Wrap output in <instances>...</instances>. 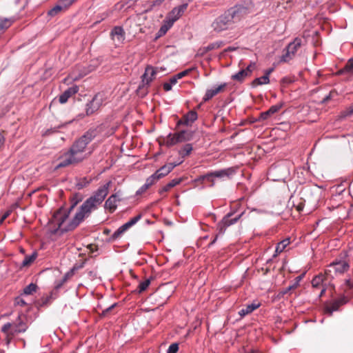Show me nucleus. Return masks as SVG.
Instances as JSON below:
<instances>
[{
	"mask_svg": "<svg viewBox=\"0 0 353 353\" xmlns=\"http://www.w3.org/2000/svg\"><path fill=\"white\" fill-rule=\"evenodd\" d=\"M243 214L244 212H242L239 215L233 219L230 218L231 216L232 215V213H228L227 215H225L222 219V221L218 224L217 228L219 230V234L216 235L214 239L212 241L210 244L214 243L217 239L218 235L223 234L228 227L236 223Z\"/></svg>",
	"mask_w": 353,
	"mask_h": 353,
	"instance_id": "6",
	"label": "nucleus"
},
{
	"mask_svg": "<svg viewBox=\"0 0 353 353\" xmlns=\"http://www.w3.org/2000/svg\"><path fill=\"white\" fill-rule=\"evenodd\" d=\"M150 284V279H147L145 281L141 282L138 287L139 292L141 293L142 292L145 291L147 289V288L149 286Z\"/></svg>",
	"mask_w": 353,
	"mask_h": 353,
	"instance_id": "36",
	"label": "nucleus"
},
{
	"mask_svg": "<svg viewBox=\"0 0 353 353\" xmlns=\"http://www.w3.org/2000/svg\"><path fill=\"white\" fill-rule=\"evenodd\" d=\"M78 90H79L78 87L76 85L69 88L65 91H64V92L62 94L60 95L59 102L61 103H65L68 101V99L71 96H72L73 94L77 93L78 92Z\"/></svg>",
	"mask_w": 353,
	"mask_h": 353,
	"instance_id": "17",
	"label": "nucleus"
},
{
	"mask_svg": "<svg viewBox=\"0 0 353 353\" xmlns=\"http://www.w3.org/2000/svg\"><path fill=\"white\" fill-rule=\"evenodd\" d=\"M65 10L63 8V7L60 5L58 2L56 6H54L52 9H50L48 12V14L50 16H55L60 13L62 11H65Z\"/></svg>",
	"mask_w": 353,
	"mask_h": 353,
	"instance_id": "31",
	"label": "nucleus"
},
{
	"mask_svg": "<svg viewBox=\"0 0 353 353\" xmlns=\"http://www.w3.org/2000/svg\"><path fill=\"white\" fill-rule=\"evenodd\" d=\"M181 181H182L181 178L172 179L167 185H165L161 190H159V194H161L163 192L169 191L172 188H174L176 185L179 184Z\"/></svg>",
	"mask_w": 353,
	"mask_h": 353,
	"instance_id": "25",
	"label": "nucleus"
},
{
	"mask_svg": "<svg viewBox=\"0 0 353 353\" xmlns=\"http://www.w3.org/2000/svg\"><path fill=\"white\" fill-rule=\"evenodd\" d=\"M303 39L296 37L290 43L285 50V52L281 57V61L288 62L292 60L303 45Z\"/></svg>",
	"mask_w": 353,
	"mask_h": 353,
	"instance_id": "4",
	"label": "nucleus"
},
{
	"mask_svg": "<svg viewBox=\"0 0 353 353\" xmlns=\"http://www.w3.org/2000/svg\"><path fill=\"white\" fill-rule=\"evenodd\" d=\"M181 162L178 163H168L157 170L154 174L159 179L168 175L176 165H179Z\"/></svg>",
	"mask_w": 353,
	"mask_h": 353,
	"instance_id": "15",
	"label": "nucleus"
},
{
	"mask_svg": "<svg viewBox=\"0 0 353 353\" xmlns=\"http://www.w3.org/2000/svg\"><path fill=\"white\" fill-rule=\"evenodd\" d=\"M189 71H190V70H184L183 72L178 73L176 76L179 79H180L183 78V77H185V75H187L188 74Z\"/></svg>",
	"mask_w": 353,
	"mask_h": 353,
	"instance_id": "47",
	"label": "nucleus"
},
{
	"mask_svg": "<svg viewBox=\"0 0 353 353\" xmlns=\"http://www.w3.org/2000/svg\"><path fill=\"white\" fill-rule=\"evenodd\" d=\"M12 324L11 323H7L3 325L1 327V332L6 334V344L8 345L11 341V340L16 336L13 333L10 332V330L12 327Z\"/></svg>",
	"mask_w": 353,
	"mask_h": 353,
	"instance_id": "19",
	"label": "nucleus"
},
{
	"mask_svg": "<svg viewBox=\"0 0 353 353\" xmlns=\"http://www.w3.org/2000/svg\"><path fill=\"white\" fill-rule=\"evenodd\" d=\"M149 188V187H145V183L141 187V188L137 191V194H141L142 193H143L145 191H146V190H148Z\"/></svg>",
	"mask_w": 353,
	"mask_h": 353,
	"instance_id": "51",
	"label": "nucleus"
},
{
	"mask_svg": "<svg viewBox=\"0 0 353 353\" xmlns=\"http://www.w3.org/2000/svg\"><path fill=\"white\" fill-rule=\"evenodd\" d=\"M121 196L120 192L112 194L105 202V208L108 209L111 212H113L117 207V202L121 200L119 198Z\"/></svg>",
	"mask_w": 353,
	"mask_h": 353,
	"instance_id": "14",
	"label": "nucleus"
},
{
	"mask_svg": "<svg viewBox=\"0 0 353 353\" xmlns=\"http://www.w3.org/2000/svg\"><path fill=\"white\" fill-rule=\"evenodd\" d=\"M302 209H303V207H302L301 205H299L297 206V210H298V211H301V210H302Z\"/></svg>",
	"mask_w": 353,
	"mask_h": 353,
	"instance_id": "64",
	"label": "nucleus"
},
{
	"mask_svg": "<svg viewBox=\"0 0 353 353\" xmlns=\"http://www.w3.org/2000/svg\"><path fill=\"white\" fill-rule=\"evenodd\" d=\"M255 68V63H251L245 69H243L248 74L249 76L251 74L252 70Z\"/></svg>",
	"mask_w": 353,
	"mask_h": 353,
	"instance_id": "45",
	"label": "nucleus"
},
{
	"mask_svg": "<svg viewBox=\"0 0 353 353\" xmlns=\"http://www.w3.org/2000/svg\"><path fill=\"white\" fill-rule=\"evenodd\" d=\"M10 213L11 210H8L3 214V216L0 219V224H1L4 221V220L10 214Z\"/></svg>",
	"mask_w": 353,
	"mask_h": 353,
	"instance_id": "48",
	"label": "nucleus"
},
{
	"mask_svg": "<svg viewBox=\"0 0 353 353\" xmlns=\"http://www.w3.org/2000/svg\"><path fill=\"white\" fill-rule=\"evenodd\" d=\"M37 286L34 283H30L23 289V293L29 295L36 292Z\"/></svg>",
	"mask_w": 353,
	"mask_h": 353,
	"instance_id": "35",
	"label": "nucleus"
},
{
	"mask_svg": "<svg viewBox=\"0 0 353 353\" xmlns=\"http://www.w3.org/2000/svg\"><path fill=\"white\" fill-rule=\"evenodd\" d=\"M3 143H4V137L1 134H0V148L3 145Z\"/></svg>",
	"mask_w": 353,
	"mask_h": 353,
	"instance_id": "60",
	"label": "nucleus"
},
{
	"mask_svg": "<svg viewBox=\"0 0 353 353\" xmlns=\"http://www.w3.org/2000/svg\"><path fill=\"white\" fill-rule=\"evenodd\" d=\"M197 119V113L195 111L191 110L186 115L183 117L182 121L179 123H183L185 125H190Z\"/></svg>",
	"mask_w": 353,
	"mask_h": 353,
	"instance_id": "23",
	"label": "nucleus"
},
{
	"mask_svg": "<svg viewBox=\"0 0 353 353\" xmlns=\"http://www.w3.org/2000/svg\"><path fill=\"white\" fill-rule=\"evenodd\" d=\"M116 304H113L111 306L108 307L107 309L104 310L102 312V315L105 316L112 309H113L115 307Z\"/></svg>",
	"mask_w": 353,
	"mask_h": 353,
	"instance_id": "52",
	"label": "nucleus"
},
{
	"mask_svg": "<svg viewBox=\"0 0 353 353\" xmlns=\"http://www.w3.org/2000/svg\"><path fill=\"white\" fill-rule=\"evenodd\" d=\"M353 114V106H350L341 113V117H346Z\"/></svg>",
	"mask_w": 353,
	"mask_h": 353,
	"instance_id": "43",
	"label": "nucleus"
},
{
	"mask_svg": "<svg viewBox=\"0 0 353 353\" xmlns=\"http://www.w3.org/2000/svg\"><path fill=\"white\" fill-rule=\"evenodd\" d=\"M236 50L235 48L228 47V48L224 50V51L222 52V54H223L225 52L233 51V50Z\"/></svg>",
	"mask_w": 353,
	"mask_h": 353,
	"instance_id": "59",
	"label": "nucleus"
},
{
	"mask_svg": "<svg viewBox=\"0 0 353 353\" xmlns=\"http://www.w3.org/2000/svg\"><path fill=\"white\" fill-rule=\"evenodd\" d=\"M137 0H123V1L120 2L117 4L118 9H122L124 6V3L128 5V8H130L132 6Z\"/></svg>",
	"mask_w": 353,
	"mask_h": 353,
	"instance_id": "38",
	"label": "nucleus"
},
{
	"mask_svg": "<svg viewBox=\"0 0 353 353\" xmlns=\"http://www.w3.org/2000/svg\"><path fill=\"white\" fill-rule=\"evenodd\" d=\"M346 302L345 298L340 299L339 300L334 301L330 306L326 307L325 312L327 313L330 316L332 314L334 311H336L339 307L343 305Z\"/></svg>",
	"mask_w": 353,
	"mask_h": 353,
	"instance_id": "21",
	"label": "nucleus"
},
{
	"mask_svg": "<svg viewBox=\"0 0 353 353\" xmlns=\"http://www.w3.org/2000/svg\"><path fill=\"white\" fill-rule=\"evenodd\" d=\"M249 74L243 69L235 74L232 76V79L234 81L241 82L243 81Z\"/></svg>",
	"mask_w": 353,
	"mask_h": 353,
	"instance_id": "30",
	"label": "nucleus"
},
{
	"mask_svg": "<svg viewBox=\"0 0 353 353\" xmlns=\"http://www.w3.org/2000/svg\"><path fill=\"white\" fill-rule=\"evenodd\" d=\"M239 314L240 316H244L248 314L249 313H245V308H243L242 310H241L239 312Z\"/></svg>",
	"mask_w": 353,
	"mask_h": 353,
	"instance_id": "57",
	"label": "nucleus"
},
{
	"mask_svg": "<svg viewBox=\"0 0 353 353\" xmlns=\"http://www.w3.org/2000/svg\"><path fill=\"white\" fill-rule=\"evenodd\" d=\"M178 78L176 77V76H174L172 77V78H170V83H171V85H174L175 83H176L177 81H178Z\"/></svg>",
	"mask_w": 353,
	"mask_h": 353,
	"instance_id": "53",
	"label": "nucleus"
},
{
	"mask_svg": "<svg viewBox=\"0 0 353 353\" xmlns=\"http://www.w3.org/2000/svg\"><path fill=\"white\" fill-rule=\"evenodd\" d=\"M269 82H270L269 77L267 75L264 74L263 76H262V77H261L259 78L255 79L252 82V85L253 87H256V86H258V85L268 84V83H269Z\"/></svg>",
	"mask_w": 353,
	"mask_h": 353,
	"instance_id": "26",
	"label": "nucleus"
},
{
	"mask_svg": "<svg viewBox=\"0 0 353 353\" xmlns=\"http://www.w3.org/2000/svg\"><path fill=\"white\" fill-rule=\"evenodd\" d=\"M345 283L349 288H352L353 286V281L351 279L346 280Z\"/></svg>",
	"mask_w": 353,
	"mask_h": 353,
	"instance_id": "58",
	"label": "nucleus"
},
{
	"mask_svg": "<svg viewBox=\"0 0 353 353\" xmlns=\"http://www.w3.org/2000/svg\"><path fill=\"white\" fill-rule=\"evenodd\" d=\"M324 280H325V276L323 274H319L318 276H316L312 281V285L313 288H319L321 286L323 287V288L321 291V293H320V296H322L323 294L325 291V288L324 284H323Z\"/></svg>",
	"mask_w": 353,
	"mask_h": 353,
	"instance_id": "20",
	"label": "nucleus"
},
{
	"mask_svg": "<svg viewBox=\"0 0 353 353\" xmlns=\"http://www.w3.org/2000/svg\"><path fill=\"white\" fill-rule=\"evenodd\" d=\"M15 304L21 306L25 305L26 303L23 299L21 298H17L15 300Z\"/></svg>",
	"mask_w": 353,
	"mask_h": 353,
	"instance_id": "49",
	"label": "nucleus"
},
{
	"mask_svg": "<svg viewBox=\"0 0 353 353\" xmlns=\"http://www.w3.org/2000/svg\"><path fill=\"white\" fill-rule=\"evenodd\" d=\"M141 217V214H139L134 218L131 219L129 221L121 225L119 229L113 234L114 238L119 237L121 234L125 232L128 229L134 225Z\"/></svg>",
	"mask_w": 353,
	"mask_h": 353,
	"instance_id": "13",
	"label": "nucleus"
},
{
	"mask_svg": "<svg viewBox=\"0 0 353 353\" xmlns=\"http://www.w3.org/2000/svg\"><path fill=\"white\" fill-rule=\"evenodd\" d=\"M273 69H269L266 72H265V75H267L268 77H269V75L270 74V73L272 72Z\"/></svg>",
	"mask_w": 353,
	"mask_h": 353,
	"instance_id": "61",
	"label": "nucleus"
},
{
	"mask_svg": "<svg viewBox=\"0 0 353 353\" xmlns=\"http://www.w3.org/2000/svg\"><path fill=\"white\" fill-rule=\"evenodd\" d=\"M205 179H212V174L208 173L205 175H202L195 179V182H203Z\"/></svg>",
	"mask_w": 353,
	"mask_h": 353,
	"instance_id": "44",
	"label": "nucleus"
},
{
	"mask_svg": "<svg viewBox=\"0 0 353 353\" xmlns=\"http://www.w3.org/2000/svg\"><path fill=\"white\" fill-rule=\"evenodd\" d=\"M282 106V103L278 105L271 106L268 110L261 112L260 114L259 119L261 120H265L268 119L271 115L278 112L281 108Z\"/></svg>",
	"mask_w": 353,
	"mask_h": 353,
	"instance_id": "18",
	"label": "nucleus"
},
{
	"mask_svg": "<svg viewBox=\"0 0 353 353\" xmlns=\"http://www.w3.org/2000/svg\"><path fill=\"white\" fill-rule=\"evenodd\" d=\"M345 72L353 74V57L349 59L345 66L343 69L338 71L337 74H342Z\"/></svg>",
	"mask_w": 353,
	"mask_h": 353,
	"instance_id": "27",
	"label": "nucleus"
},
{
	"mask_svg": "<svg viewBox=\"0 0 353 353\" xmlns=\"http://www.w3.org/2000/svg\"><path fill=\"white\" fill-rule=\"evenodd\" d=\"M226 86V83H223L216 88L209 89L206 91L205 94L203 97V101H207L212 99L214 96L222 92Z\"/></svg>",
	"mask_w": 353,
	"mask_h": 353,
	"instance_id": "16",
	"label": "nucleus"
},
{
	"mask_svg": "<svg viewBox=\"0 0 353 353\" xmlns=\"http://www.w3.org/2000/svg\"><path fill=\"white\" fill-rule=\"evenodd\" d=\"M179 350V345L177 343H172L170 345L167 353H176Z\"/></svg>",
	"mask_w": 353,
	"mask_h": 353,
	"instance_id": "42",
	"label": "nucleus"
},
{
	"mask_svg": "<svg viewBox=\"0 0 353 353\" xmlns=\"http://www.w3.org/2000/svg\"><path fill=\"white\" fill-rule=\"evenodd\" d=\"M159 179L157 177V175L154 173L150 177L146 179L145 181V187H150L153 185L156 181H157Z\"/></svg>",
	"mask_w": 353,
	"mask_h": 353,
	"instance_id": "37",
	"label": "nucleus"
},
{
	"mask_svg": "<svg viewBox=\"0 0 353 353\" xmlns=\"http://www.w3.org/2000/svg\"><path fill=\"white\" fill-rule=\"evenodd\" d=\"M103 95L101 93L97 94L92 100L87 105L86 113L88 115L93 114L103 103Z\"/></svg>",
	"mask_w": 353,
	"mask_h": 353,
	"instance_id": "8",
	"label": "nucleus"
},
{
	"mask_svg": "<svg viewBox=\"0 0 353 353\" xmlns=\"http://www.w3.org/2000/svg\"><path fill=\"white\" fill-rule=\"evenodd\" d=\"M88 248L90 250V252H94L95 250H97V246L93 244H90L88 245Z\"/></svg>",
	"mask_w": 353,
	"mask_h": 353,
	"instance_id": "55",
	"label": "nucleus"
},
{
	"mask_svg": "<svg viewBox=\"0 0 353 353\" xmlns=\"http://www.w3.org/2000/svg\"><path fill=\"white\" fill-rule=\"evenodd\" d=\"M234 170L232 168H228L225 170H218L215 172H210V174H212V177H216V178H225L228 177L229 178L230 176H232L234 174Z\"/></svg>",
	"mask_w": 353,
	"mask_h": 353,
	"instance_id": "22",
	"label": "nucleus"
},
{
	"mask_svg": "<svg viewBox=\"0 0 353 353\" xmlns=\"http://www.w3.org/2000/svg\"><path fill=\"white\" fill-rule=\"evenodd\" d=\"M192 137V133L182 130L178 133L170 134L165 140V145L168 147L174 145L179 143L189 141Z\"/></svg>",
	"mask_w": 353,
	"mask_h": 353,
	"instance_id": "5",
	"label": "nucleus"
},
{
	"mask_svg": "<svg viewBox=\"0 0 353 353\" xmlns=\"http://www.w3.org/2000/svg\"><path fill=\"white\" fill-rule=\"evenodd\" d=\"M9 27V23H0V31L8 29Z\"/></svg>",
	"mask_w": 353,
	"mask_h": 353,
	"instance_id": "54",
	"label": "nucleus"
},
{
	"mask_svg": "<svg viewBox=\"0 0 353 353\" xmlns=\"http://www.w3.org/2000/svg\"><path fill=\"white\" fill-rule=\"evenodd\" d=\"M37 257V253L34 252L31 255L26 256L21 263V267L30 265Z\"/></svg>",
	"mask_w": 353,
	"mask_h": 353,
	"instance_id": "29",
	"label": "nucleus"
},
{
	"mask_svg": "<svg viewBox=\"0 0 353 353\" xmlns=\"http://www.w3.org/2000/svg\"><path fill=\"white\" fill-rule=\"evenodd\" d=\"M192 150V146L191 144L188 143L183 145L181 149L179 150V153L182 157H184L190 154Z\"/></svg>",
	"mask_w": 353,
	"mask_h": 353,
	"instance_id": "32",
	"label": "nucleus"
},
{
	"mask_svg": "<svg viewBox=\"0 0 353 353\" xmlns=\"http://www.w3.org/2000/svg\"><path fill=\"white\" fill-rule=\"evenodd\" d=\"M172 25V23H165L163 26H162L156 35V39H158L164 35L171 28Z\"/></svg>",
	"mask_w": 353,
	"mask_h": 353,
	"instance_id": "33",
	"label": "nucleus"
},
{
	"mask_svg": "<svg viewBox=\"0 0 353 353\" xmlns=\"http://www.w3.org/2000/svg\"><path fill=\"white\" fill-rule=\"evenodd\" d=\"M160 70H163L162 68H154L151 65H148L145 68V72L142 75V81H141V86L148 85L150 82L154 79L157 75V74L160 72ZM141 88V85L139 86Z\"/></svg>",
	"mask_w": 353,
	"mask_h": 353,
	"instance_id": "7",
	"label": "nucleus"
},
{
	"mask_svg": "<svg viewBox=\"0 0 353 353\" xmlns=\"http://www.w3.org/2000/svg\"><path fill=\"white\" fill-rule=\"evenodd\" d=\"M13 325L10 332L17 335L19 333L25 332L28 329V325L22 319L21 316L19 315L14 323H11Z\"/></svg>",
	"mask_w": 353,
	"mask_h": 353,
	"instance_id": "9",
	"label": "nucleus"
},
{
	"mask_svg": "<svg viewBox=\"0 0 353 353\" xmlns=\"http://www.w3.org/2000/svg\"><path fill=\"white\" fill-rule=\"evenodd\" d=\"M292 288H294V285L288 287L283 293H286L287 292L290 291Z\"/></svg>",
	"mask_w": 353,
	"mask_h": 353,
	"instance_id": "63",
	"label": "nucleus"
},
{
	"mask_svg": "<svg viewBox=\"0 0 353 353\" xmlns=\"http://www.w3.org/2000/svg\"><path fill=\"white\" fill-rule=\"evenodd\" d=\"M332 92H331L327 96H326L322 101V103H325L326 102H327L330 98L332 97Z\"/></svg>",
	"mask_w": 353,
	"mask_h": 353,
	"instance_id": "56",
	"label": "nucleus"
},
{
	"mask_svg": "<svg viewBox=\"0 0 353 353\" xmlns=\"http://www.w3.org/2000/svg\"><path fill=\"white\" fill-rule=\"evenodd\" d=\"M90 183V181L86 178H83L79 179V181L77 183L76 185L79 190L87 186Z\"/></svg>",
	"mask_w": 353,
	"mask_h": 353,
	"instance_id": "39",
	"label": "nucleus"
},
{
	"mask_svg": "<svg viewBox=\"0 0 353 353\" xmlns=\"http://www.w3.org/2000/svg\"><path fill=\"white\" fill-rule=\"evenodd\" d=\"M112 39L118 44H121L125 40V32L121 26H115L111 31Z\"/></svg>",
	"mask_w": 353,
	"mask_h": 353,
	"instance_id": "12",
	"label": "nucleus"
},
{
	"mask_svg": "<svg viewBox=\"0 0 353 353\" xmlns=\"http://www.w3.org/2000/svg\"><path fill=\"white\" fill-rule=\"evenodd\" d=\"M290 239H285L279 242L275 250L276 254L274 255V256H276L277 254L282 252L285 248L290 244Z\"/></svg>",
	"mask_w": 353,
	"mask_h": 353,
	"instance_id": "28",
	"label": "nucleus"
},
{
	"mask_svg": "<svg viewBox=\"0 0 353 353\" xmlns=\"http://www.w3.org/2000/svg\"><path fill=\"white\" fill-rule=\"evenodd\" d=\"M349 267L348 263L345 261H334L329 265L328 271L343 274L349 269Z\"/></svg>",
	"mask_w": 353,
	"mask_h": 353,
	"instance_id": "10",
	"label": "nucleus"
},
{
	"mask_svg": "<svg viewBox=\"0 0 353 353\" xmlns=\"http://www.w3.org/2000/svg\"><path fill=\"white\" fill-rule=\"evenodd\" d=\"M112 184V181H109L104 185L100 186L99 189L94 193L92 196L87 199L81 205L79 210L75 214L74 218L68 221L70 212L77 204L78 201L72 203L69 210L65 209H59L57 211L52 220V223L57 228L54 230V233L60 231L61 233L73 230L75 229L85 219L88 218L92 212L96 210L102 203L105 196L108 195L109 188Z\"/></svg>",
	"mask_w": 353,
	"mask_h": 353,
	"instance_id": "1",
	"label": "nucleus"
},
{
	"mask_svg": "<svg viewBox=\"0 0 353 353\" xmlns=\"http://www.w3.org/2000/svg\"><path fill=\"white\" fill-rule=\"evenodd\" d=\"M223 45H224V43L223 41L214 42V43L209 44L206 47H204V48L200 49L199 51L201 52V54L203 55L210 50L218 49V48H221V46H223Z\"/></svg>",
	"mask_w": 353,
	"mask_h": 353,
	"instance_id": "24",
	"label": "nucleus"
},
{
	"mask_svg": "<svg viewBox=\"0 0 353 353\" xmlns=\"http://www.w3.org/2000/svg\"><path fill=\"white\" fill-rule=\"evenodd\" d=\"M212 26L213 30L217 33H220L228 28L227 23H212Z\"/></svg>",
	"mask_w": 353,
	"mask_h": 353,
	"instance_id": "34",
	"label": "nucleus"
},
{
	"mask_svg": "<svg viewBox=\"0 0 353 353\" xmlns=\"http://www.w3.org/2000/svg\"><path fill=\"white\" fill-rule=\"evenodd\" d=\"M249 14L248 8L241 5H236L226 10L219 17V22L239 21Z\"/></svg>",
	"mask_w": 353,
	"mask_h": 353,
	"instance_id": "3",
	"label": "nucleus"
},
{
	"mask_svg": "<svg viewBox=\"0 0 353 353\" xmlns=\"http://www.w3.org/2000/svg\"><path fill=\"white\" fill-rule=\"evenodd\" d=\"M94 135L92 132H87L80 137L71 146L68 152L64 153L59 159V163L56 165L55 170L64 168L70 165H74L86 158L84 154L87 145L92 140Z\"/></svg>",
	"mask_w": 353,
	"mask_h": 353,
	"instance_id": "2",
	"label": "nucleus"
},
{
	"mask_svg": "<svg viewBox=\"0 0 353 353\" xmlns=\"http://www.w3.org/2000/svg\"><path fill=\"white\" fill-rule=\"evenodd\" d=\"M213 178L214 177H212V179H205L206 180H208L212 183L211 186H213L214 185V181Z\"/></svg>",
	"mask_w": 353,
	"mask_h": 353,
	"instance_id": "62",
	"label": "nucleus"
},
{
	"mask_svg": "<svg viewBox=\"0 0 353 353\" xmlns=\"http://www.w3.org/2000/svg\"><path fill=\"white\" fill-rule=\"evenodd\" d=\"M260 306L259 303H253L252 304L248 305L245 307V313H251L254 310L257 309Z\"/></svg>",
	"mask_w": 353,
	"mask_h": 353,
	"instance_id": "40",
	"label": "nucleus"
},
{
	"mask_svg": "<svg viewBox=\"0 0 353 353\" xmlns=\"http://www.w3.org/2000/svg\"><path fill=\"white\" fill-rule=\"evenodd\" d=\"M163 89L165 91H170L172 89V85L170 82H165L163 83Z\"/></svg>",
	"mask_w": 353,
	"mask_h": 353,
	"instance_id": "50",
	"label": "nucleus"
},
{
	"mask_svg": "<svg viewBox=\"0 0 353 353\" xmlns=\"http://www.w3.org/2000/svg\"><path fill=\"white\" fill-rule=\"evenodd\" d=\"M74 1L75 0H59L58 3L66 10Z\"/></svg>",
	"mask_w": 353,
	"mask_h": 353,
	"instance_id": "41",
	"label": "nucleus"
},
{
	"mask_svg": "<svg viewBox=\"0 0 353 353\" xmlns=\"http://www.w3.org/2000/svg\"><path fill=\"white\" fill-rule=\"evenodd\" d=\"M68 276V274H66L63 276V278L61 279V281L59 283H57L55 288L57 289L60 288L63 285V284L67 281Z\"/></svg>",
	"mask_w": 353,
	"mask_h": 353,
	"instance_id": "46",
	"label": "nucleus"
},
{
	"mask_svg": "<svg viewBox=\"0 0 353 353\" xmlns=\"http://www.w3.org/2000/svg\"><path fill=\"white\" fill-rule=\"evenodd\" d=\"M188 4L183 3L174 8L169 14V19L166 22H175L183 14L187 9Z\"/></svg>",
	"mask_w": 353,
	"mask_h": 353,
	"instance_id": "11",
	"label": "nucleus"
}]
</instances>
